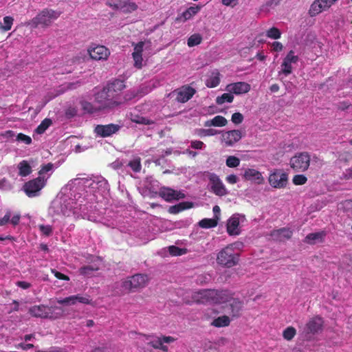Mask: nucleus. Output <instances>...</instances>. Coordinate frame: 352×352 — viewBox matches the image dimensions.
Instances as JSON below:
<instances>
[{"label":"nucleus","instance_id":"f257e3e1","mask_svg":"<svg viewBox=\"0 0 352 352\" xmlns=\"http://www.w3.org/2000/svg\"><path fill=\"white\" fill-rule=\"evenodd\" d=\"M126 88L124 80L115 79L98 92L96 96V100L101 104L102 109H112L125 102L130 100L129 97H124L122 91Z\"/></svg>","mask_w":352,"mask_h":352},{"label":"nucleus","instance_id":"f03ea898","mask_svg":"<svg viewBox=\"0 0 352 352\" xmlns=\"http://www.w3.org/2000/svg\"><path fill=\"white\" fill-rule=\"evenodd\" d=\"M233 295L228 290L202 289L195 292L192 298L198 303L223 304L232 300Z\"/></svg>","mask_w":352,"mask_h":352},{"label":"nucleus","instance_id":"7ed1b4c3","mask_svg":"<svg viewBox=\"0 0 352 352\" xmlns=\"http://www.w3.org/2000/svg\"><path fill=\"white\" fill-rule=\"evenodd\" d=\"M236 243L229 244L217 254V263L225 268H232L239 263L240 254L235 250Z\"/></svg>","mask_w":352,"mask_h":352},{"label":"nucleus","instance_id":"20e7f679","mask_svg":"<svg viewBox=\"0 0 352 352\" xmlns=\"http://www.w3.org/2000/svg\"><path fill=\"white\" fill-rule=\"evenodd\" d=\"M61 12L52 9L45 8L40 11L34 18L28 22V25L32 28H46L56 20Z\"/></svg>","mask_w":352,"mask_h":352},{"label":"nucleus","instance_id":"39448f33","mask_svg":"<svg viewBox=\"0 0 352 352\" xmlns=\"http://www.w3.org/2000/svg\"><path fill=\"white\" fill-rule=\"evenodd\" d=\"M47 179L44 176L31 179L23 185V190L28 197L38 196L40 191L45 186Z\"/></svg>","mask_w":352,"mask_h":352},{"label":"nucleus","instance_id":"423d86ee","mask_svg":"<svg viewBox=\"0 0 352 352\" xmlns=\"http://www.w3.org/2000/svg\"><path fill=\"white\" fill-rule=\"evenodd\" d=\"M311 157L307 152L297 153L289 161L290 167L296 172H304L309 168Z\"/></svg>","mask_w":352,"mask_h":352},{"label":"nucleus","instance_id":"0eeeda50","mask_svg":"<svg viewBox=\"0 0 352 352\" xmlns=\"http://www.w3.org/2000/svg\"><path fill=\"white\" fill-rule=\"evenodd\" d=\"M148 281V278L146 275L137 274L123 281L122 287L128 292H135L138 289L144 287Z\"/></svg>","mask_w":352,"mask_h":352},{"label":"nucleus","instance_id":"6e6552de","mask_svg":"<svg viewBox=\"0 0 352 352\" xmlns=\"http://www.w3.org/2000/svg\"><path fill=\"white\" fill-rule=\"evenodd\" d=\"M268 182L275 188H285L288 182V175L281 169H274L269 175Z\"/></svg>","mask_w":352,"mask_h":352},{"label":"nucleus","instance_id":"1a4fd4ad","mask_svg":"<svg viewBox=\"0 0 352 352\" xmlns=\"http://www.w3.org/2000/svg\"><path fill=\"white\" fill-rule=\"evenodd\" d=\"M29 314L34 318L56 319L53 316V308L44 305H34L29 308Z\"/></svg>","mask_w":352,"mask_h":352},{"label":"nucleus","instance_id":"9d476101","mask_svg":"<svg viewBox=\"0 0 352 352\" xmlns=\"http://www.w3.org/2000/svg\"><path fill=\"white\" fill-rule=\"evenodd\" d=\"M298 61V56L294 54L293 50H290L286 56L284 58L281 64V70L278 72L279 75L281 74L285 76L289 75L292 72V63H296Z\"/></svg>","mask_w":352,"mask_h":352},{"label":"nucleus","instance_id":"9b49d317","mask_svg":"<svg viewBox=\"0 0 352 352\" xmlns=\"http://www.w3.org/2000/svg\"><path fill=\"white\" fill-rule=\"evenodd\" d=\"M196 93V90L190 86L186 85L183 86L179 89H175L173 94L176 96L175 100L182 103L186 102Z\"/></svg>","mask_w":352,"mask_h":352},{"label":"nucleus","instance_id":"f8f14e48","mask_svg":"<svg viewBox=\"0 0 352 352\" xmlns=\"http://www.w3.org/2000/svg\"><path fill=\"white\" fill-rule=\"evenodd\" d=\"M159 196L168 202L185 198V195L182 192L168 187L160 188Z\"/></svg>","mask_w":352,"mask_h":352},{"label":"nucleus","instance_id":"ddd939ff","mask_svg":"<svg viewBox=\"0 0 352 352\" xmlns=\"http://www.w3.org/2000/svg\"><path fill=\"white\" fill-rule=\"evenodd\" d=\"M211 190L216 195L222 197L228 194L227 189L220 179L219 177L214 173L210 174L209 176Z\"/></svg>","mask_w":352,"mask_h":352},{"label":"nucleus","instance_id":"4468645a","mask_svg":"<svg viewBox=\"0 0 352 352\" xmlns=\"http://www.w3.org/2000/svg\"><path fill=\"white\" fill-rule=\"evenodd\" d=\"M90 58L96 60H107L110 54L108 48L104 45L90 46L88 49Z\"/></svg>","mask_w":352,"mask_h":352},{"label":"nucleus","instance_id":"2eb2a0df","mask_svg":"<svg viewBox=\"0 0 352 352\" xmlns=\"http://www.w3.org/2000/svg\"><path fill=\"white\" fill-rule=\"evenodd\" d=\"M120 126L118 124H109L106 125L98 124L95 128V133L102 137L106 138L118 132Z\"/></svg>","mask_w":352,"mask_h":352},{"label":"nucleus","instance_id":"dca6fc26","mask_svg":"<svg viewBox=\"0 0 352 352\" xmlns=\"http://www.w3.org/2000/svg\"><path fill=\"white\" fill-rule=\"evenodd\" d=\"M243 305V301L232 297V300L228 302V305H227L228 309V312L232 318H239L241 314Z\"/></svg>","mask_w":352,"mask_h":352},{"label":"nucleus","instance_id":"f3484780","mask_svg":"<svg viewBox=\"0 0 352 352\" xmlns=\"http://www.w3.org/2000/svg\"><path fill=\"white\" fill-rule=\"evenodd\" d=\"M242 138L240 130H231L222 134V141L227 146H232L238 142Z\"/></svg>","mask_w":352,"mask_h":352},{"label":"nucleus","instance_id":"a211bd4d","mask_svg":"<svg viewBox=\"0 0 352 352\" xmlns=\"http://www.w3.org/2000/svg\"><path fill=\"white\" fill-rule=\"evenodd\" d=\"M323 319L319 316L311 318L306 324V329L307 333L315 334L322 329Z\"/></svg>","mask_w":352,"mask_h":352},{"label":"nucleus","instance_id":"6ab92c4d","mask_svg":"<svg viewBox=\"0 0 352 352\" xmlns=\"http://www.w3.org/2000/svg\"><path fill=\"white\" fill-rule=\"evenodd\" d=\"M251 89L250 85L245 82H237L227 85L226 89L236 95L246 94Z\"/></svg>","mask_w":352,"mask_h":352},{"label":"nucleus","instance_id":"aec40b11","mask_svg":"<svg viewBox=\"0 0 352 352\" xmlns=\"http://www.w3.org/2000/svg\"><path fill=\"white\" fill-rule=\"evenodd\" d=\"M243 177L245 180L253 182L257 184H262L265 182L261 173L254 168L245 170Z\"/></svg>","mask_w":352,"mask_h":352},{"label":"nucleus","instance_id":"412c9836","mask_svg":"<svg viewBox=\"0 0 352 352\" xmlns=\"http://www.w3.org/2000/svg\"><path fill=\"white\" fill-rule=\"evenodd\" d=\"M292 231L289 228H282L278 230H274L271 232L270 236L273 239L283 241L289 239L292 236Z\"/></svg>","mask_w":352,"mask_h":352},{"label":"nucleus","instance_id":"4be33fe9","mask_svg":"<svg viewBox=\"0 0 352 352\" xmlns=\"http://www.w3.org/2000/svg\"><path fill=\"white\" fill-rule=\"evenodd\" d=\"M326 235L325 231L309 233L305 236L304 242L309 245L321 243L324 242Z\"/></svg>","mask_w":352,"mask_h":352},{"label":"nucleus","instance_id":"5701e85b","mask_svg":"<svg viewBox=\"0 0 352 352\" xmlns=\"http://www.w3.org/2000/svg\"><path fill=\"white\" fill-rule=\"evenodd\" d=\"M144 42L140 41L134 47V52L132 54L134 60V66L138 69H141L142 67V52L144 47Z\"/></svg>","mask_w":352,"mask_h":352},{"label":"nucleus","instance_id":"b1692460","mask_svg":"<svg viewBox=\"0 0 352 352\" xmlns=\"http://www.w3.org/2000/svg\"><path fill=\"white\" fill-rule=\"evenodd\" d=\"M79 302L83 304L89 305L91 300L86 296H81L79 295L71 296L65 298L62 300H58V303L60 305H74L76 302Z\"/></svg>","mask_w":352,"mask_h":352},{"label":"nucleus","instance_id":"393cba45","mask_svg":"<svg viewBox=\"0 0 352 352\" xmlns=\"http://www.w3.org/2000/svg\"><path fill=\"white\" fill-rule=\"evenodd\" d=\"M239 219L237 217L232 216L227 223V232L229 235H239L240 234L239 230Z\"/></svg>","mask_w":352,"mask_h":352},{"label":"nucleus","instance_id":"a878e982","mask_svg":"<svg viewBox=\"0 0 352 352\" xmlns=\"http://www.w3.org/2000/svg\"><path fill=\"white\" fill-rule=\"evenodd\" d=\"M201 10V6L197 5L195 6H191L182 13L181 15L176 18V21L186 22L187 20L190 19L195 15H196Z\"/></svg>","mask_w":352,"mask_h":352},{"label":"nucleus","instance_id":"bb28decb","mask_svg":"<svg viewBox=\"0 0 352 352\" xmlns=\"http://www.w3.org/2000/svg\"><path fill=\"white\" fill-rule=\"evenodd\" d=\"M327 9H328L327 6L324 5L322 0H315L311 5L309 12L311 16H314Z\"/></svg>","mask_w":352,"mask_h":352},{"label":"nucleus","instance_id":"cd10ccee","mask_svg":"<svg viewBox=\"0 0 352 352\" xmlns=\"http://www.w3.org/2000/svg\"><path fill=\"white\" fill-rule=\"evenodd\" d=\"M193 206L192 202L184 201L179 203L178 204L171 206L168 208V212L170 214H177L184 210L191 208Z\"/></svg>","mask_w":352,"mask_h":352},{"label":"nucleus","instance_id":"c85d7f7f","mask_svg":"<svg viewBox=\"0 0 352 352\" xmlns=\"http://www.w3.org/2000/svg\"><path fill=\"white\" fill-rule=\"evenodd\" d=\"M175 340L176 339L172 336H164L161 338H157L156 340L148 342V345L155 349H159L162 343H170L175 341Z\"/></svg>","mask_w":352,"mask_h":352},{"label":"nucleus","instance_id":"c756f323","mask_svg":"<svg viewBox=\"0 0 352 352\" xmlns=\"http://www.w3.org/2000/svg\"><path fill=\"white\" fill-rule=\"evenodd\" d=\"M227 123L228 121L223 116H216L212 119L207 120L204 123V126L208 127L211 126L221 127L226 126Z\"/></svg>","mask_w":352,"mask_h":352},{"label":"nucleus","instance_id":"7c9ffc66","mask_svg":"<svg viewBox=\"0 0 352 352\" xmlns=\"http://www.w3.org/2000/svg\"><path fill=\"white\" fill-rule=\"evenodd\" d=\"M120 10L125 13L132 12L138 9V5L130 1L120 0Z\"/></svg>","mask_w":352,"mask_h":352},{"label":"nucleus","instance_id":"2f4dec72","mask_svg":"<svg viewBox=\"0 0 352 352\" xmlns=\"http://www.w3.org/2000/svg\"><path fill=\"white\" fill-rule=\"evenodd\" d=\"M220 83V73L218 70L212 72L210 76L206 80V85L210 88L217 87Z\"/></svg>","mask_w":352,"mask_h":352},{"label":"nucleus","instance_id":"473e14b6","mask_svg":"<svg viewBox=\"0 0 352 352\" xmlns=\"http://www.w3.org/2000/svg\"><path fill=\"white\" fill-rule=\"evenodd\" d=\"M230 319L229 316L226 315H223L221 316H219L217 318L214 319L211 322V325L215 327H228L230 324Z\"/></svg>","mask_w":352,"mask_h":352},{"label":"nucleus","instance_id":"72a5a7b5","mask_svg":"<svg viewBox=\"0 0 352 352\" xmlns=\"http://www.w3.org/2000/svg\"><path fill=\"white\" fill-rule=\"evenodd\" d=\"M19 175L21 177H26L32 173V167L26 160L21 161L19 165Z\"/></svg>","mask_w":352,"mask_h":352},{"label":"nucleus","instance_id":"f704fd0d","mask_svg":"<svg viewBox=\"0 0 352 352\" xmlns=\"http://www.w3.org/2000/svg\"><path fill=\"white\" fill-rule=\"evenodd\" d=\"M218 221L219 220H217L215 218H212V219L205 218V219H201L199 222V226L202 228H206V229L212 228H214L217 226Z\"/></svg>","mask_w":352,"mask_h":352},{"label":"nucleus","instance_id":"c9c22d12","mask_svg":"<svg viewBox=\"0 0 352 352\" xmlns=\"http://www.w3.org/2000/svg\"><path fill=\"white\" fill-rule=\"evenodd\" d=\"M100 106L98 107H95L93 104H91V102H87V101H83L82 103H81V105H82V109L87 112V113H94L95 112H97V111H99L100 110H103L104 109H102L101 107V104H99Z\"/></svg>","mask_w":352,"mask_h":352},{"label":"nucleus","instance_id":"e433bc0d","mask_svg":"<svg viewBox=\"0 0 352 352\" xmlns=\"http://www.w3.org/2000/svg\"><path fill=\"white\" fill-rule=\"evenodd\" d=\"M296 335V330L294 327L289 326L283 331V337L287 341L292 340Z\"/></svg>","mask_w":352,"mask_h":352},{"label":"nucleus","instance_id":"4c0bfd02","mask_svg":"<svg viewBox=\"0 0 352 352\" xmlns=\"http://www.w3.org/2000/svg\"><path fill=\"white\" fill-rule=\"evenodd\" d=\"M202 41V36L199 34H192L187 41L188 47H194L199 45Z\"/></svg>","mask_w":352,"mask_h":352},{"label":"nucleus","instance_id":"58836bf2","mask_svg":"<svg viewBox=\"0 0 352 352\" xmlns=\"http://www.w3.org/2000/svg\"><path fill=\"white\" fill-rule=\"evenodd\" d=\"M234 100V96L231 92L224 93L221 96H218L216 99V102L218 104H222L225 102H232Z\"/></svg>","mask_w":352,"mask_h":352},{"label":"nucleus","instance_id":"ea45409f","mask_svg":"<svg viewBox=\"0 0 352 352\" xmlns=\"http://www.w3.org/2000/svg\"><path fill=\"white\" fill-rule=\"evenodd\" d=\"M219 133V131L214 129H199L197 131V134L201 138L206 136H213L218 134Z\"/></svg>","mask_w":352,"mask_h":352},{"label":"nucleus","instance_id":"a19ab883","mask_svg":"<svg viewBox=\"0 0 352 352\" xmlns=\"http://www.w3.org/2000/svg\"><path fill=\"white\" fill-rule=\"evenodd\" d=\"M168 252L170 255L177 256L185 254L187 252V250L185 248H180L175 245H171L168 248Z\"/></svg>","mask_w":352,"mask_h":352},{"label":"nucleus","instance_id":"79ce46f5","mask_svg":"<svg viewBox=\"0 0 352 352\" xmlns=\"http://www.w3.org/2000/svg\"><path fill=\"white\" fill-rule=\"evenodd\" d=\"M51 124H52V120L50 119L45 118L37 126V128L36 129V132L38 134L43 133L45 131V130L51 125Z\"/></svg>","mask_w":352,"mask_h":352},{"label":"nucleus","instance_id":"37998d69","mask_svg":"<svg viewBox=\"0 0 352 352\" xmlns=\"http://www.w3.org/2000/svg\"><path fill=\"white\" fill-rule=\"evenodd\" d=\"M266 36L272 39H278L280 38L281 32L277 28L272 27L266 32Z\"/></svg>","mask_w":352,"mask_h":352},{"label":"nucleus","instance_id":"c03bdc74","mask_svg":"<svg viewBox=\"0 0 352 352\" xmlns=\"http://www.w3.org/2000/svg\"><path fill=\"white\" fill-rule=\"evenodd\" d=\"M226 166L229 168H236L240 164V160L236 156H228L226 162Z\"/></svg>","mask_w":352,"mask_h":352},{"label":"nucleus","instance_id":"a18cd8bd","mask_svg":"<svg viewBox=\"0 0 352 352\" xmlns=\"http://www.w3.org/2000/svg\"><path fill=\"white\" fill-rule=\"evenodd\" d=\"M129 166L135 173H138L141 170V160L140 157H137L133 160L129 162Z\"/></svg>","mask_w":352,"mask_h":352},{"label":"nucleus","instance_id":"49530a36","mask_svg":"<svg viewBox=\"0 0 352 352\" xmlns=\"http://www.w3.org/2000/svg\"><path fill=\"white\" fill-rule=\"evenodd\" d=\"M98 270V267H94L92 265H86L81 267L79 270L80 274L84 276H90L93 272L97 271Z\"/></svg>","mask_w":352,"mask_h":352},{"label":"nucleus","instance_id":"de8ad7c7","mask_svg":"<svg viewBox=\"0 0 352 352\" xmlns=\"http://www.w3.org/2000/svg\"><path fill=\"white\" fill-rule=\"evenodd\" d=\"M13 18L12 16H5L3 18V25H1V29L4 31H8L11 29L12 23H13Z\"/></svg>","mask_w":352,"mask_h":352},{"label":"nucleus","instance_id":"09e8293b","mask_svg":"<svg viewBox=\"0 0 352 352\" xmlns=\"http://www.w3.org/2000/svg\"><path fill=\"white\" fill-rule=\"evenodd\" d=\"M292 181L295 185H303L307 182V178L304 175H296Z\"/></svg>","mask_w":352,"mask_h":352},{"label":"nucleus","instance_id":"8fccbe9b","mask_svg":"<svg viewBox=\"0 0 352 352\" xmlns=\"http://www.w3.org/2000/svg\"><path fill=\"white\" fill-rule=\"evenodd\" d=\"M16 140L24 142L25 144H30L32 143V138L25 134L20 133L16 136Z\"/></svg>","mask_w":352,"mask_h":352},{"label":"nucleus","instance_id":"3c124183","mask_svg":"<svg viewBox=\"0 0 352 352\" xmlns=\"http://www.w3.org/2000/svg\"><path fill=\"white\" fill-rule=\"evenodd\" d=\"M231 120L233 123L236 124H239L243 120V116L239 112L234 113L232 115Z\"/></svg>","mask_w":352,"mask_h":352},{"label":"nucleus","instance_id":"603ef678","mask_svg":"<svg viewBox=\"0 0 352 352\" xmlns=\"http://www.w3.org/2000/svg\"><path fill=\"white\" fill-rule=\"evenodd\" d=\"M51 272L54 275V276L58 279L63 280H69V278L68 276L65 275L54 269H52Z\"/></svg>","mask_w":352,"mask_h":352},{"label":"nucleus","instance_id":"864d4df0","mask_svg":"<svg viewBox=\"0 0 352 352\" xmlns=\"http://www.w3.org/2000/svg\"><path fill=\"white\" fill-rule=\"evenodd\" d=\"M53 168V164L52 163H48L41 166L40 170L38 171L39 176H42L44 173H46L51 170Z\"/></svg>","mask_w":352,"mask_h":352},{"label":"nucleus","instance_id":"5fc2aeb1","mask_svg":"<svg viewBox=\"0 0 352 352\" xmlns=\"http://www.w3.org/2000/svg\"><path fill=\"white\" fill-rule=\"evenodd\" d=\"M40 230L43 232L45 236H50L52 233V228L50 226H44L41 225L39 226Z\"/></svg>","mask_w":352,"mask_h":352},{"label":"nucleus","instance_id":"6e6d98bb","mask_svg":"<svg viewBox=\"0 0 352 352\" xmlns=\"http://www.w3.org/2000/svg\"><path fill=\"white\" fill-rule=\"evenodd\" d=\"M190 146L194 149H202L204 146V143L200 140H192L190 142Z\"/></svg>","mask_w":352,"mask_h":352},{"label":"nucleus","instance_id":"4d7b16f0","mask_svg":"<svg viewBox=\"0 0 352 352\" xmlns=\"http://www.w3.org/2000/svg\"><path fill=\"white\" fill-rule=\"evenodd\" d=\"M11 212L8 210L3 217L0 219V225L4 226L10 221Z\"/></svg>","mask_w":352,"mask_h":352},{"label":"nucleus","instance_id":"13d9d810","mask_svg":"<svg viewBox=\"0 0 352 352\" xmlns=\"http://www.w3.org/2000/svg\"><path fill=\"white\" fill-rule=\"evenodd\" d=\"M272 48L274 52H280L283 49V45L280 42L274 41L272 43Z\"/></svg>","mask_w":352,"mask_h":352},{"label":"nucleus","instance_id":"bf43d9fd","mask_svg":"<svg viewBox=\"0 0 352 352\" xmlns=\"http://www.w3.org/2000/svg\"><path fill=\"white\" fill-rule=\"evenodd\" d=\"M342 178L344 179H352V166L345 170L343 173Z\"/></svg>","mask_w":352,"mask_h":352},{"label":"nucleus","instance_id":"052dcab7","mask_svg":"<svg viewBox=\"0 0 352 352\" xmlns=\"http://www.w3.org/2000/svg\"><path fill=\"white\" fill-rule=\"evenodd\" d=\"M16 285L23 289H27L31 287V284L26 281H18Z\"/></svg>","mask_w":352,"mask_h":352},{"label":"nucleus","instance_id":"680f3d73","mask_svg":"<svg viewBox=\"0 0 352 352\" xmlns=\"http://www.w3.org/2000/svg\"><path fill=\"white\" fill-rule=\"evenodd\" d=\"M34 347V344H24V343H20L16 346V348H20L24 351L29 350L30 349H32Z\"/></svg>","mask_w":352,"mask_h":352},{"label":"nucleus","instance_id":"e2e57ef3","mask_svg":"<svg viewBox=\"0 0 352 352\" xmlns=\"http://www.w3.org/2000/svg\"><path fill=\"white\" fill-rule=\"evenodd\" d=\"M226 181L231 184H234L237 182L238 178L235 175H230L226 177Z\"/></svg>","mask_w":352,"mask_h":352},{"label":"nucleus","instance_id":"0e129e2a","mask_svg":"<svg viewBox=\"0 0 352 352\" xmlns=\"http://www.w3.org/2000/svg\"><path fill=\"white\" fill-rule=\"evenodd\" d=\"M212 211L214 212V218L219 220L220 212L221 209L219 206H214L213 207Z\"/></svg>","mask_w":352,"mask_h":352},{"label":"nucleus","instance_id":"69168bd1","mask_svg":"<svg viewBox=\"0 0 352 352\" xmlns=\"http://www.w3.org/2000/svg\"><path fill=\"white\" fill-rule=\"evenodd\" d=\"M20 218H21V215L19 214L14 215L10 220L11 223L13 226L18 225L19 223V221H20Z\"/></svg>","mask_w":352,"mask_h":352},{"label":"nucleus","instance_id":"338daca9","mask_svg":"<svg viewBox=\"0 0 352 352\" xmlns=\"http://www.w3.org/2000/svg\"><path fill=\"white\" fill-rule=\"evenodd\" d=\"M12 305H14V307L12 308L11 311H10V312H12V311H18L19 309V302L16 300H14L12 301Z\"/></svg>","mask_w":352,"mask_h":352},{"label":"nucleus","instance_id":"774afa93","mask_svg":"<svg viewBox=\"0 0 352 352\" xmlns=\"http://www.w3.org/2000/svg\"><path fill=\"white\" fill-rule=\"evenodd\" d=\"M124 97H129L130 100L134 98L136 96V94L135 91H128L127 93L123 94Z\"/></svg>","mask_w":352,"mask_h":352}]
</instances>
